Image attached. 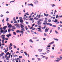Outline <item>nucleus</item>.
I'll use <instances>...</instances> for the list:
<instances>
[{"instance_id":"1","label":"nucleus","mask_w":62,"mask_h":62,"mask_svg":"<svg viewBox=\"0 0 62 62\" xmlns=\"http://www.w3.org/2000/svg\"><path fill=\"white\" fill-rule=\"evenodd\" d=\"M41 23H42L41 22H40L39 21H38L37 24H38V25L40 26L41 25Z\"/></svg>"},{"instance_id":"2","label":"nucleus","mask_w":62,"mask_h":62,"mask_svg":"<svg viewBox=\"0 0 62 62\" xmlns=\"http://www.w3.org/2000/svg\"><path fill=\"white\" fill-rule=\"evenodd\" d=\"M49 30H50V29H49V28H46L45 30V32H48V31H49Z\"/></svg>"},{"instance_id":"3","label":"nucleus","mask_w":62,"mask_h":62,"mask_svg":"<svg viewBox=\"0 0 62 62\" xmlns=\"http://www.w3.org/2000/svg\"><path fill=\"white\" fill-rule=\"evenodd\" d=\"M11 37V34L10 33H9L8 34V35H6V36L7 38H9V36Z\"/></svg>"},{"instance_id":"4","label":"nucleus","mask_w":62,"mask_h":62,"mask_svg":"<svg viewBox=\"0 0 62 62\" xmlns=\"http://www.w3.org/2000/svg\"><path fill=\"white\" fill-rule=\"evenodd\" d=\"M57 59H58V60H55L54 61V62H59V61H60V60H61L60 59H59V58H58Z\"/></svg>"},{"instance_id":"5","label":"nucleus","mask_w":62,"mask_h":62,"mask_svg":"<svg viewBox=\"0 0 62 62\" xmlns=\"http://www.w3.org/2000/svg\"><path fill=\"white\" fill-rule=\"evenodd\" d=\"M47 21L46 20H45L44 21V22L43 23V24L44 25H45L46 24H47Z\"/></svg>"},{"instance_id":"6","label":"nucleus","mask_w":62,"mask_h":62,"mask_svg":"<svg viewBox=\"0 0 62 62\" xmlns=\"http://www.w3.org/2000/svg\"><path fill=\"white\" fill-rule=\"evenodd\" d=\"M16 28H17V29H20V25H19V24H18V25L16 27Z\"/></svg>"},{"instance_id":"7","label":"nucleus","mask_w":62,"mask_h":62,"mask_svg":"<svg viewBox=\"0 0 62 62\" xmlns=\"http://www.w3.org/2000/svg\"><path fill=\"white\" fill-rule=\"evenodd\" d=\"M21 31H25V30L24 29V28H21Z\"/></svg>"},{"instance_id":"8","label":"nucleus","mask_w":62,"mask_h":62,"mask_svg":"<svg viewBox=\"0 0 62 62\" xmlns=\"http://www.w3.org/2000/svg\"><path fill=\"white\" fill-rule=\"evenodd\" d=\"M37 3H38V1L37 0H35L34 4H37Z\"/></svg>"},{"instance_id":"9","label":"nucleus","mask_w":62,"mask_h":62,"mask_svg":"<svg viewBox=\"0 0 62 62\" xmlns=\"http://www.w3.org/2000/svg\"><path fill=\"white\" fill-rule=\"evenodd\" d=\"M20 21L21 23H23V20L21 19V20H20Z\"/></svg>"},{"instance_id":"10","label":"nucleus","mask_w":62,"mask_h":62,"mask_svg":"<svg viewBox=\"0 0 62 62\" xmlns=\"http://www.w3.org/2000/svg\"><path fill=\"white\" fill-rule=\"evenodd\" d=\"M54 42L53 41L50 43H49V45H51V44H54Z\"/></svg>"},{"instance_id":"11","label":"nucleus","mask_w":62,"mask_h":62,"mask_svg":"<svg viewBox=\"0 0 62 62\" xmlns=\"http://www.w3.org/2000/svg\"><path fill=\"white\" fill-rule=\"evenodd\" d=\"M7 26H5L3 28V29L4 30H6V28H7Z\"/></svg>"},{"instance_id":"12","label":"nucleus","mask_w":62,"mask_h":62,"mask_svg":"<svg viewBox=\"0 0 62 62\" xmlns=\"http://www.w3.org/2000/svg\"><path fill=\"white\" fill-rule=\"evenodd\" d=\"M12 27V25L11 24H10L8 26V27L9 28H11Z\"/></svg>"},{"instance_id":"13","label":"nucleus","mask_w":62,"mask_h":62,"mask_svg":"<svg viewBox=\"0 0 62 62\" xmlns=\"http://www.w3.org/2000/svg\"><path fill=\"white\" fill-rule=\"evenodd\" d=\"M12 29H16V28L14 26H13L12 27Z\"/></svg>"},{"instance_id":"14","label":"nucleus","mask_w":62,"mask_h":62,"mask_svg":"<svg viewBox=\"0 0 62 62\" xmlns=\"http://www.w3.org/2000/svg\"><path fill=\"white\" fill-rule=\"evenodd\" d=\"M44 15L45 16H46V17H48V14H46L44 13Z\"/></svg>"},{"instance_id":"15","label":"nucleus","mask_w":62,"mask_h":62,"mask_svg":"<svg viewBox=\"0 0 62 62\" xmlns=\"http://www.w3.org/2000/svg\"><path fill=\"white\" fill-rule=\"evenodd\" d=\"M32 41V40L31 39H30V40H29V41L30 42H31L32 43H33V41Z\"/></svg>"},{"instance_id":"16","label":"nucleus","mask_w":62,"mask_h":62,"mask_svg":"<svg viewBox=\"0 0 62 62\" xmlns=\"http://www.w3.org/2000/svg\"><path fill=\"white\" fill-rule=\"evenodd\" d=\"M17 33H20L21 31H20L19 30H17L16 31Z\"/></svg>"},{"instance_id":"17","label":"nucleus","mask_w":62,"mask_h":62,"mask_svg":"<svg viewBox=\"0 0 62 62\" xmlns=\"http://www.w3.org/2000/svg\"><path fill=\"white\" fill-rule=\"evenodd\" d=\"M21 29L23 28V27H24V26H23V25H21Z\"/></svg>"},{"instance_id":"18","label":"nucleus","mask_w":62,"mask_h":62,"mask_svg":"<svg viewBox=\"0 0 62 62\" xmlns=\"http://www.w3.org/2000/svg\"><path fill=\"white\" fill-rule=\"evenodd\" d=\"M42 51V49H41V50L39 49V52H41Z\"/></svg>"},{"instance_id":"19","label":"nucleus","mask_w":62,"mask_h":62,"mask_svg":"<svg viewBox=\"0 0 62 62\" xmlns=\"http://www.w3.org/2000/svg\"><path fill=\"white\" fill-rule=\"evenodd\" d=\"M5 36V35H2L1 36V38H3V37H4Z\"/></svg>"},{"instance_id":"20","label":"nucleus","mask_w":62,"mask_h":62,"mask_svg":"<svg viewBox=\"0 0 62 62\" xmlns=\"http://www.w3.org/2000/svg\"><path fill=\"white\" fill-rule=\"evenodd\" d=\"M57 19H55V21H54V22H57Z\"/></svg>"},{"instance_id":"21","label":"nucleus","mask_w":62,"mask_h":62,"mask_svg":"<svg viewBox=\"0 0 62 62\" xmlns=\"http://www.w3.org/2000/svg\"><path fill=\"white\" fill-rule=\"evenodd\" d=\"M10 29H11L10 28H9L8 29V31L9 33H10Z\"/></svg>"},{"instance_id":"22","label":"nucleus","mask_w":62,"mask_h":62,"mask_svg":"<svg viewBox=\"0 0 62 62\" xmlns=\"http://www.w3.org/2000/svg\"><path fill=\"white\" fill-rule=\"evenodd\" d=\"M29 6H31L32 7L33 6V4H32V3H31L30 4H29Z\"/></svg>"},{"instance_id":"23","label":"nucleus","mask_w":62,"mask_h":62,"mask_svg":"<svg viewBox=\"0 0 62 62\" xmlns=\"http://www.w3.org/2000/svg\"><path fill=\"white\" fill-rule=\"evenodd\" d=\"M13 35H16V33L15 32H13Z\"/></svg>"},{"instance_id":"24","label":"nucleus","mask_w":62,"mask_h":62,"mask_svg":"<svg viewBox=\"0 0 62 62\" xmlns=\"http://www.w3.org/2000/svg\"><path fill=\"white\" fill-rule=\"evenodd\" d=\"M31 32H34V33L35 34H37V33H36V32H34V31H32V30H31Z\"/></svg>"},{"instance_id":"25","label":"nucleus","mask_w":62,"mask_h":62,"mask_svg":"<svg viewBox=\"0 0 62 62\" xmlns=\"http://www.w3.org/2000/svg\"><path fill=\"white\" fill-rule=\"evenodd\" d=\"M19 24H18V23H17L16 24H15L14 25L15 26H17V25H18Z\"/></svg>"},{"instance_id":"26","label":"nucleus","mask_w":62,"mask_h":62,"mask_svg":"<svg viewBox=\"0 0 62 62\" xmlns=\"http://www.w3.org/2000/svg\"><path fill=\"white\" fill-rule=\"evenodd\" d=\"M34 19L35 20H38V18L37 17H34Z\"/></svg>"},{"instance_id":"27","label":"nucleus","mask_w":62,"mask_h":62,"mask_svg":"<svg viewBox=\"0 0 62 62\" xmlns=\"http://www.w3.org/2000/svg\"><path fill=\"white\" fill-rule=\"evenodd\" d=\"M9 49L10 50H11L12 49V47L11 46H10L9 47Z\"/></svg>"},{"instance_id":"28","label":"nucleus","mask_w":62,"mask_h":62,"mask_svg":"<svg viewBox=\"0 0 62 62\" xmlns=\"http://www.w3.org/2000/svg\"><path fill=\"white\" fill-rule=\"evenodd\" d=\"M54 40H56L57 41H58V39H54Z\"/></svg>"},{"instance_id":"29","label":"nucleus","mask_w":62,"mask_h":62,"mask_svg":"<svg viewBox=\"0 0 62 62\" xmlns=\"http://www.w3.org/2000/svg\"><path fill=\"white\" fill-rule=\"evenodd\" d=\"M51 6H52V7H54V6H55V4H52L51 5Z\"/></svg>"},{"instance_id":"30","label":"nucleus","mask_w":62,"mask_h":62,"mask_svg":"<svg viewBox=\"0 0 62 62\" xmlns=\"http://www.w3.org/2000/svg\"><path fill=\"white\" fill-rule=\"evenodd\" d=\"M13 21H16V19H15V17H14Z\"/></svg>"},{"instance_id":"31","label":"nucleus","mask_w":62,"mask_h":62,"mask_svg":"<svg viewBox=\"0 0 62 62\" xmlns=\"http://www.w3.org/2000/svg\"><path fill=\"white\" fill-rule=\"evenodd\" d=\"M55 23H59V22L58 21H57V22H55Z\"/></svg>"},{"instance_id":"32","label":"nucleus","mask_w":62,"mask_h":62,"mask_svg":"<svg viewBox=\"0 0 62 62\" xmlns=\"http://www.w3.org/2000/svg\"><path fill=\"white\" fill-rule=\"evenodd\" d=\"M51 18H53V20H54V19L55 18V17H51Z\"/></svg>"},{"instance_id":"33","label":"nucleus","mask_w":62,"mask_h":62,"mask_svg":"<svg viewBox=\"0 0 62 62\" xmlns=\"http://www.w3.org/2000/svg\"><path fill=\"white\" fill-rule=\"evenodd\" d=\"M9 52H7L6 54V55H8L9 54Z\"/></svg>"},{"instance_id":"34","label":"nucleus","mask_w":62,"mask_h":62,"mask_svg":"<svg viewBox=\"0 0 62 62\" xmlns=\"http://www.w3.org/2000/svg\"><path fill=\"white\" fill-rule=\"evenodd\" d=\"M33 19V18H31L29 20L30 21H31V20H32Z\"/></svg>"},{"instance_id":"35","label":"nucleus","mask_w":62,"mask_h":62,"mask_svg":"<svg viewBox=\"0 0 62 62\" xmlns=\"http://www.w3.org/2000/svg\"><path fill=\"white\" fill-rule=\"evenodd\" d=\"M9 19L8 18V17H7V19L6 21L7 22H8V20H9Z\"/></svg>"},{"instance_id":"36","label":"nucleus","mask_w":62,"mask_h":62,"mask_svg":"<svg viewBox=\"0 0 62 62\" xmlns=\"http://www.w3.org/2000/svg\"><path fill=\"white\" fill-rule=\"evenodd\" d=\"M38 32H42V31H41V30H38Z\"/></svg>"},{"instance_id":"37","label":"nucleus","mask_w":62,"mask_h":62,"mask_svg":"<svg viewBox=\"0 0 62 62\" xmlns=\"http://www.w3.org/2000/svg\"><path fill=\"white\" fill-rule=\"evenodd\" d=\"M42 21H43V20L42 19H39V21H39V22H40H40H42Z\"/></svg>"},{"instance_id":"38","label":"nucleus","mask_w":62,"mask_h":62,"mask_svg":"<svg viewBox=\"0 0 62 62\" xmlns=\"http://www.w3.org/2000/svg\"><path fill=\"white\" fill-rule=\"evenodd\" d=\"M40 15H39V16H38V18H40Z\"/></svg>"},{"instance_id":"39","label":"nucleus","mask_w":62,"mask_h":62,"mask_svg":"<svg viewBox=\"0 0 62 62\" xmlns=\"http://www.w3.org/2000/svg\"><path fill=\"white\" fill-rule=\"evenodd\" d=\"M15 2V0L11 1H10V3H12V2Z\"/></svg>"},{"instance_id":"40","label":"nucleus","mask_w":62,"mask_h":62,"mask_svg":"<svg viewBox=\"0 0 62 62\" xmlns=\"http://www.w3.org/2000/svg\"><path fill=\"white\" fill-rule=\"evenodd\" d=\"M17 59L18 60H19V61H20V60H21L19 58H17Z\"/></svg>"},{"instance_id":"41","label":"nucleus","mask_w":62,"mask_h":62,"mask_svg":"<svg viewBox=\"0 0 62 62\" xmlns=\"http://www.w3.org/2000/svg\"><path fill=\"white\" fill-rule=\"evenodd\" d=\"M47 23V25H50V23Z\"/></svg>"},{"instance_id":"42","label":"nucleus","mask_w":62,"mask_h":62,"mask_svg":"<svg viewBox=\"0 0 62 62\" xmlns=\"http://www.w3.org/2000/svg\"><path fill=\"white\" fill-rule=\"evenodd\" d=\"M10 55H11V54H9V55L8 56V58H10Z\"/></svg>"},{"instance_id":"43","label":"nucleus","mask_w":62,"mask_h":62,"mask_svg":"<svg viewBox=\"0 0 62 62\" xmlns=\"http://www.w3.org/2000/svg\"><path fill=\"white\" fill-rule=\"evenodd\" d=\"M52 27H56V25H53L52 26Z\"/></svg>"},{"instance_id":"44","label":"nucleus","mask_w":62,"mask_h":62,"mask_svg":"<svg viewBox=\"0 0 62 62\" xmlns=\"http://www.w3.org/2000/svg\"><path fill=\"white\" fill-rule=\"evenodd\" d=\"M16 54H20V52H19V51H17L16 52Z\"/></svg>"},{"instance_id":"45","label":"nucleus","mask_w":62,"mask_h":62,"mask_svg":"<svg viewBox=\"0 0 62 62\" xmlns=\"http://www.w3.org/2000/svg\"><path fill=\"white\" fill-rule=\"evenodd\" d=\"M48 21L50 23V22H51V20L50 19H49L48 20Z\"/></svg>"},{"instance_id":"46","label":"nucleus","mask_w":62,"mask_h":62,"mask_svg":"<svg viewBox=\"0 0 62 62\" xmlns=\"http://www.w3.org/2000/svg\"><path fill=\"white\" fill-rule=\"evenodd\" d=\"M44 35L45 36H47V34H46V33H45L44 34Z\"/></svg>"},{"instance_id":"47","label":"nucleus","mask_w":62,"mask_h":62,"mask_svg":"<svg viewBox=\"0 0 62 62\" xmlns=\"http://www.w3.org/2000/svg\"><path fill=\"white\" fill-rule=\"evenodd\" d=\"M24 53L26 55H27V53H26L24 52Z\"/></svg>"},{"instance_id":"48","label":"nucleus","mask_w":62,"mask_h":62,"mask_svg":"<svg viewBox=\"0 0 62 62\" xmlns=\"http://www.w3.org/2000/svg\"><path fill=\"white\" fill-rule=\"evenodd\" d=\"M5 39V40H8V38H6Z\"/></svg>"},{"instance_id":"49","label":"nucleus","mask_w":62,"mask_h":62,"mask_svg":"<svg viewBox=\"0 0 62 62\" xmlns=\"http://www.w3.org/2000/svg\"><path fill=\"white\" fill-rule=\"evenodd\" d=\"M52 29H51L50 30V33H49V34H50V33H51L52 32Z\"/></svg>"},{"instance_id":"50","label":"nucleus","mask_w":62,"mask_h":62,"mask_svg":"<svg viewBox=\"0 0 62 62\" xmlns=\"http://www.w3.org/2000/svg\"><path fill=\"white\" fill-rule=\"evenodd\" d=\"M58 17H59V16H58V15H57L56 16V18H58Z\"/></svg>"},{"instance_id":"51","label":"nucleus","mask_w":62,"mask_h":62,"mask_svg":"<svg viewBox=\"0 0 62 62\" xmlns=\"http://www.w3.org/2000/svg\"><path fill=\"white\" fill-rule=\"evenodd\" d=\"M1 55H2V56H3V54H4V53H1Z\"/></svg>"},{"instance_id":"52","label":"nucleus","mask_w":62,"mask_h":62,"mask_svg":"<svg viewBox=\"0 0 62 62\" xmlns=\"http://www.w3.org/2000/svg\"><path fill=\"white\" fill-rule=\"evenodd\" d=\"M2 43H4V40L2 39Z\"/></svg>"},{"instance_id":"53","label":"nucleus","mask_w":62,"mask_h":62,"mask_svg":"<svg viewBox=\"0 0 62 62\" xmlns=\"http://www.w3.org/2000/svg\"><path fill=\"white\" fill-rule=\"evenodd\" d=\"M46 50H48V49H50V48H46Z\"/></svg>"},{"instance_id":"54","label":"nucleus","mask_w":62,"mask_h":62,"mask_svg":"<svg viewBox=\"0 0 62 62\" xmlns=\"http://www.w3.org/2000/svg\"><path fill=\"white\" fill-rule=\"evenodd\" d=\"M22 62H25V60H22Z\"/></svg>"},{"instance_id":"55","label":"nucleus","mask_w":62,"mask_h":62,"mask_svg":"<svg viewBox=\"0 0 62 62\" xmlns=\"http://www.w3.org/2000/svg\"><path fill=\"white\" fill-rule=\"evenodd\" d=\"M42 29H45V27H42Z\"/></svg>"},{"instance_id":"56","label":"nucleus","mask_w":62,"mask_h":62,"mask_svg":"<svg viewBox=\"0 0 62 62\" xmlns=\"http://www.w3.org/2000/svg\"><path fill=\"white\" fill-rule=\"evenodd\" d=\"M20 20H22V19H23V18H22L21 17H19Z\"/></svg>"},{"instance_id":"57","label":"nucleus","mask_w":62,"mask_h":62,"mask_svg":"<svg viewBox=\"0 0 62 62\" xmlns=\"http://www.w3.org/2000/svg\"><path fill=\"white\" fill-rule=\"evenodd\" d=\"M8 57H7V58H6V60H9V59H8Z\"/></svg>"},{"instance_id":"58","label":"nucleus","mask_w":62,"mask_h":62,"mask_svg":"<svg viewBox=\"0 0 62 62\" xmlns=\"http://www.w3.org/2000/svg\"><path fill=\"white\" fill-rule=\"evenodd\" d=\"M5 58H7L8 57V56H7V55H5Z\"/></svg>"},{"instance_id":"59","label":"nucleus","mask_w":62,"mask_h":62,"mask_svg":"<svg viewBox=\"0 0 62 62\" xmlns=\"http://www.w3.org/2000/svg\"><path fill=\"white\" fill-rule=\"evenodd\" d=\"M35 28H33L32 29V30H35Z\"/></svg>"},{"instance_id":"60","label":"nucleus","mask_w":62,"mask_h":62,"mask_svg":"<svg viewBox=\"0 0 62 62\" xmlns=\"http://www.w3.org/2000/svg\"><path fill=\"white\" fill-rule=\"evenodd\" d=\"M19 58H22V56H20L19 57Z\"/></svg>"},{"instance_id":"61","label":"nucleus","mask_w":62,"mask_h":62,"mask_svg":"<svg viewBox=\"0 0 62 62\" xmlns=\"http://www.w3.org/2000/svg\"><path fill=\"white\" fill-rule=\"evenodd\" d=\"M21 53H23V50H21Z\"/></svg>"},{"instance_id":"62","label":"nucleus","mask_w":62,"mask_h":62,"mask_svg":"<svg viewBox=\"0 0 62 62\" xmlns=\"http://www.w3.org/2000/svg\"><path fill=\"white\" fill-rule=\"evenodd\" d=\"M59 26L60 27H62V25L60 24L59 25Z\"/></svg>"},{"instance_id":"63","label":"nucleus","mask_w":62,"mask_h":62,"mask_svg":"<svg viewBox=\"0 0 62 62\" xmlns=\"http://www.w3.org/2000/svg\"><path fill=\"white\" fill-rule=\"evenodd\" d=\"M14 57H15L17 56V55H13Z\"/></svg>"},{"instance_id":"64","label":"nucleus","mask_w":62,"mask_h":62,"mask_svg":"<svg viewBox=\"0 0 62 62\" xmlns=\"http://www.w3.org/2000/svg\"><path fill=\"white\" fill-rule=\"evenodd\" d=\"M3 16H4V15H1L0 16V17H3Z\"/></svg>"}]
</instances>
